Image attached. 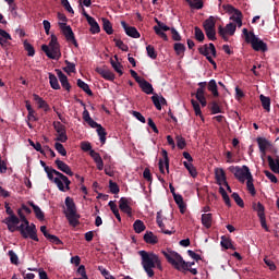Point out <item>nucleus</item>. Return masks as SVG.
Masks as SVG:
<instances>
[{
  "instance_id": "9d476101",
  "label": "nucleus",
  "mask_w": 279,
  "mask_h": 279,
  "mask_svg": "<svg viewBox=\"0 0 279 279\" xmlns=\"http://www.w3.org/2000/svg\"><path fill=\"white\" fill-rule=\"evenodd\" d=\"M4 208L7 209V215L9 217H7V219L2 220V223L7 225L8 231L13 233L14 226L20 225V218H17V216H15L14 210H12V208H10V206H8V204L4 206Z\"/></svg>"
},
{
  "instance_id": "c03bdc74",
  "label": "nucleus",
  "mask_w": 279,
  "mask_h": 279,
  "mask_svg": "<svg viewBox=\"0 0 279 279\" xmlns=\"http://www.w3.org/2000/svg\"><path fill=\"white\" fill-rule=\"evenodd\" d=\"M194 38H196V40L199 43H204V40H205L204 31H202V28H199L197 26L194 27Z\"/></svg>"
},
{
  "instance_id": "a211bd4d",
  "label": "nucleus",
  "mask_w": 279,
  "mask_h": 279,
  "mask_svg": "<svg viewBox=\"0 0 279 279\" xmlns=\"http://www.w3.org/2000/svg\"><path fill=\"white\" fill-rule=\"evenodd\" d=\"M121 27L125 31L126 36L133 38V39H138L141 38V33L133 27V26H128L126 22H121Z\"/></svg>"
},
{
  "instance_id": "412c9836",
  "label": "nucleus",
  "mask_w": 279,
  "mask_h": 279,
  "mask_svg": "<svg viewBox=\"0 0 279 279\" xmlns=\"http://www.w3.org/2000/svg\"><path fill=\"white\" fill-rule=\"evenodd\" d=\"M57 81H60V84L62 85V88L65 90V92H70L71 90V85H70V82L68 81V76H65L64 73H62V71L60 70H57Z\"/></svg>"
},
{
  "instance_id": "a18cd8bd",
  "label": "nucleus",
  "mask_w": 279,
  "mask_h": 279,
  "mask_svg": "<svg viewBox=\"0 0 279 279\" xmlns=\"http://www.w3.org/2000/svg\"><path fill=\"white\" fill-rule=\"evenodd\" d=\"M209 110L211 114L222 113L220 105H218L217 101H213L209 104Z\"/></svg>"
},
{
  "instance_id": "1a4fd4ad",
  "label": "nucleus",
  "mask_w": 279,
  "mask_h": 279,
  "mask_svg": "<svg viewBox=\"0 0 279 279\" xmlns=\"http://www.w3.org/2000/svg\"><path fill=\"white\" fill-rule=\"evenodd\" d=\"M81 148L83 149V151H89V157H92V159H94V162H96L97 170L101 171L104 168L102 158L99 153H96V150H92L90 143L83 142V144H81Z\"/></svg>"
},
{
  "instance_id": "a19ab883",
  "label": "nucleus",
  "mask_w": 279,
  "mask_h": 279,
  "mask_svg": "<svg viewBox=\"0 0 279 279\" xmlns=\"http://www.w3.org/2000/svg\"><path fill=\"white\" fill-rule=\"evenodd\" d=\"M49 84H50V88L54 90H60V84H58V78L52 73H49Z\"/></svg>"
},
{
  "instance_id": "4468645a",
  "label": "nucleus",
  "mask_w": 279,
  "mask_h": 279,
  "mask_svg": "<svg viewBox=\"0 0 279 279\" xmlns=\"http://www.w3.org/2000/svg\"><path fill=\"white\" fill-rule=\"evenodd\" d=\"M235 31L236 25H234V23H228L226 27L218 26V35H220L221 39L226 43L229 40L228 35L233 36Z\"/></svg>"
},
{
  "instance_id": "f257e3e1",
  "label": "nucleus",
  "mask_w": 279,
  "mask_h": 279,
  "mask_svg": "<svg viewBox=\"0 0 279 279\" xmlns=\"http://www.w3.org/2000/svg\"><path fill=\"white\" fill-rule=\"evenodd\" d=\"M140 257L142 258V268L146 271L149 279L155 277L154 269L162 271V264L160 262L159 255L154 252L140 251Z\"/></svg>"
},
{
  "instance_id": "c9c22d12",
  "label": "nucleus",
  "mask_w": 279,
  "mask_h": 279,
  "mask_svg": "<svg viewBox=\"0 0 279 279\" xmlns=\"http://www.w3.org/2000/svg\"><path fill=\"white\" fill-rule=\"evenodd\" d=\"M253 210H255V213H257V217L259 218H266L265 216V206H263V204L260 203H253Z\"/></svg>"
},
{
  "instance_id": "338daca9",
  "label": "nucleus",
  "mask_w": 279,
  "mask_h": 279,
  "mask_svg": "<svg viewBox=\"0 0 279 279\" xmlns=\"http://www.w3.org/2000/svg\"><path fill=\"white\" fill-rule=\"evenodd\" d=\"M246 189L250 194L254 197L256 194L255 187H254V180H247L246 181Z\"/></svg>"
},
{
  "instance_id": "6e6d98bb",
  "label": "nucleus",
  "mask_w": 279,
  "mask_h": 279,
  "mask_svg": "<svg viewBox=\"0 0 279 279\" xmlns=\"http://www.w3.org/2000/svg\"><path fill=\"white\" fill-rule=\"evenodd\" d=\"M97 270L99 272H101V276L105 279H116L114 276L110 275V272L106 268H104L102 266L97 267Z\"/></svg>"
},
{
  "instance_id": "680f3d73",
  "label": "nucleus",
  "mask_w": 279,
  "mask_h": 279,
  "mask_svg": "<svg viewBox=\"0 0 279 279\" xmlns=\"http://www.w3.org/2000/svg\"><path fill=\"white\" fill-rule=\"evenodd\" d=\"M231 198H233L234 203H236V205H239L240 208H244V201H242L239 193H233L231 195Z\"/></svg>"
},
{
  "instance_id": "473e14b6",
  "label": "nucleus",
  "mask_w": 279,
  "mask_h": 279,
  "mask_svg": "<svg viewBox=\"0 0 279 279\" xmlns=\"http://www.w3.org/2000/svg\"><path fill=\"white\" fill-rule=\"evenodd\" d=\"M101 22H102V31H105L107 35H112L114 33V29H112V24L110 23V21L106 17H102Z\"/></svg>"
},
{
  "instance_id": "b1692460",
  "label": "nucleus",
  "mask_w": 279,
  "mask_h": 279,
  "mask_svg": "<svg viewBox=\"0 0 279 279\" xmlns=\"http://www.w3.org/2000/svg\"><path fill=\"white\" fill-rule=\"evenodd\" d=\"M266 160L268 161V167L271 172L279 174V158L274 159L272 156H267Z\"/></svg>"
},
{
  "instance_id": "0e129e2a",
  "label": "nucleus",
  "mask_w": 279,
  "mask_h": 279,
  "mask_svg": "<svg viewBox=\"0 0 279 279\" xmlns=\"http://www.w3.org/2000/svg\"><path fill=\"white\" fill-rule=\"evenodd\" d=\"M177 141V148L183 150L186 147V142L184 141L183 136L178 135L175 137Z\"/></svg>"
},
{
  "instance_id": "3c124183",
  "label": "nucleus",
  "mask_w": 279,
  "mask_h": 279,
  "mask_svg": "<svg viewBox=\"0 0 279 279\" xmlns=\"http://www.w3.org/2000/svg\"><path fill=\"white\" fill-rule=\"evenodd\" d=\"M23 47L25 48V51L27 52L28 57H34V46L32 44H28L27 40L23 41Z\"/></svg>"
},
{
  "instance_id": "cd10ccee",
  "label": "nucleus",
  "mask_w": 279,
  "mask_h": 279,
  "mask_svg": "<svg viewBox=\"0 0 279 279\" xmlns=\"http://www.w3.org/2000/svg\"><path fill=\"white\" fill-rule=\"evenodd\" d=\"M257 145L259 146L260 154L266 155L267 148L270 146V142L265 137H257Z\"/></svg>"
},
{
  "instance_id": "4be33fe9",
  "label": "nucleus",
  "mask_w": 279,
  "mask_h": 279,
  "mask_svg": "<svg viewBox=\"0 0 279 279\" xmlns=\"http://www.w3.org/2000/svg\"><path fill=\"white\" fill-rule=\"evenodd\" d=\"M54 165H57V169L60 170V172L65 173V175L73 177V172L71 171L70 166L64 161L57 159L54 160Z\"/></svg>"
},
{
  "instance_id": "13d9d810",
  "label": "nucleus",
  "mask_w": 279,
  "mask_h": 279,
  "mask_svg": "<svg viewBox=\"0 0 279 279\" xmlns=\"http://www.w3.org/2000/svg\"><path fill=\"white\" fill-rule=\"evenodd\" d=\"M8 256H10V263H12V265H19L20 258L14 251H8Z\"/></svg>"
},
{
  "instance_id": "4d7b16f0",
  "label": "nucleus",
  "mask_w": 279,
  "mask_h": 279,
  "mask_svg": "<svg viewBox=\"0 0 279 279\" xmlns=\"http://www.w3.org/2000/svg\"><path fill=\"white\" fill-rule=\"evenodd\" d=\"M173 50L175 51L177 56H182L186 48L184 47L183 44H174L173 45Z\"/></svg>"
},
{
  "instance_id": "09e8293b",
  "label": "nucleus",
  "mask_w": 279,
  "mask_h": 279,
  "mask_svg": "<svg viewBox=\"0 0 279 279\" xmlns=\"http://www.w3.org/2000/svg\"><path fill=\"white\" fill-rule=\"evenodd\" d=\"M52 128H54V131L57 132V134H65L64 124L56 121V122H52Z\"/></svg>"
},
{
  "instance_id": "20e7f679",
  "label": "nucleus",
  "mask_w": 279,
  "mask_h": 279,
  "mask_svg": "<svg viewBox=\"0 0 279 279\" xmlns=\"http://www.w3.org/2000/svg\"><path fill=\"white\" fill-rule=\"evenodd\" d=\"M242 34L244 35V38L246 40V44L252 45L253 51L257 52H267L268 46L265 41L260 40L259 37H257L253 31H247L246 28L242 29Z\"/></svg>"
},
{
  "instance_id": "e433bc0d",
  "label": "nucleus",
  "mask_w": 279,
  "mask_h": 279,
  "mask_svg": "<svg viewBox=\"0 0 279 279\" xmlns=\"http://www.w3.org/2000/svg\"><path fill=\"white\" fill-rule=\"evenodd\" d=\"M133 229L136 234H141L142 232L146 231V225L142 220H136L133 223Z\"/></svg>"
},
{
  "instance_id": "c85d7f7f",
  "label": "nucleus",
  "mask_w": 279,
  "mask_h": 279,
  "mask_svg": "<svg viewBox=\"0 0 279 279\" xmlns=\"http://www.w3.org/2000/svg\"><path fill=\"white\" fill-rule=\"evenodd\" d=\"M49 173L50 174H53V175H57V178H59L60 180L63 181V184L66 185V186H70L71 185V181L68 177H65L63 173L61 172H58L57 170L52 169L51 167H49Z\"/></svg>"
},
{
  "instance_id": "f03ea898",
  "label": "nucleus",
  "mask_w": 279,
  "mask_h": 279,
  "mask_svg": "<svg viewBox=\"0 0 279 279\" xmlns=\"http://www.w3.org/2000/svg\"><path fill=\"white\" fill-rule=\"evenodd\" d=\"M163 258L170 264L177 271L189 270L195 265L194 262H184L183 257L175 251L167 248L162 251Z\"/></svg>"
},
{
  "instance_id": "603ef678",
  "label": "nucleus",
  "mask_w": 279,
  "mask_h": 279,
  "mask_svg": "<svg viewBox=\"0 0 279 279\" xmlns=\"http://www.w3.org/2000/svg\"><path fill=\"white\" fill-rule=\"evenodd\" d=\"M157 225H158V228H160V230L162 231L163 234H166V235L173 234V232L168 231V230L165 229V223L162 222V219L160 218L159 215H157Z\"/></svg>"
},
{
  "instance_id": "8fccbe9b",
  "label": "nucleus",
  "mask_w": 279,
  "mask_h": 279,
  "mask_svg": "<svg viewBox=\"0 0 279 279\" xmlns=\"http://www.w3.org/2000/svg\"><path fill=\"white\" fill-rule=\"evenodd\" d=\"M33 99L36 104H38V108H46L49 107V105L46 102V100H44L43 98H40L38 96V94H33Z\"/></svg>"
},
{
  "instance_id": "2eb2a0df",
  "label": "nucleus",
  "mask_w": 279,
  "mask_h": 279,
  "mask_svg": "<svg viewBox=\"0 0 279 279\" xmlns=\"http://www.w3.org/2000/svg\"><path fill=\"white\" fill-rule=\"evenodd\" d=\"M162 158L158 160V170L160 173L165 174V168L166 172L170 173V159L168 158V151L165 149L161 150Z\"/></svg>"
},
{
  "instance_id": "7c9ffc66",
  "label": "nucleus",
  "mask_w": 279,
  "mask_h": 279,
  "mask_svg": "<svg viewBox=\"0 0 279 279\" xmlns=\"http://www.w3.org/2000/svg\"><path fill=\"white\" fill-rule=\"evenodd\" d=\"M144 241L149 245H156L159 243V239L154 234V232H146V234H144Z\"/></svg>"
},
{
  "instance_id": "5701e85b",
  "label": "nucleus",
  "mask_w": 279,
  "mask_h": 279,
  "mask_svg": "<svg viewBox=\"0 0 279 279\" xmlns=\"http://www.w3.org/2000/svg\"><path fill=\"white\" fill-rule=\"evenodd\" d=\"M96 72L107 81H110V82L114 81V73H112V71L110 70H107L106 68H97Z\"/></svg>"
},
{
  "instance_id": "ea45409f",
  "label": "nucleus",
  "mask_w": 279,
  "mask_h": 279,
  "mask_svg": "<svg viewBox=\"0 0 279 279\" xmlns=\"http://www.w3.org/2000/svg\"><path fill=\"white\" fill-rule=\"evenodd\" d=\"M183 166L184 168H186V170H189L190 177L192 178L197 177V170H196V167H194V165H192L191 162L184 161Z\"/></svg>"
},
{
  "instance_id": "49530a36",
  "label": "nucleus",
  "mask_w": 279,
  "mask_h": 279,
  "mask_svg": "<svg viewBox=\"0 0 279 279\" xmlns=\"http://www.w3.org/2000/svg\"><path fill=\"white\" fill-rule=\"evenodd\" d=\"M108 189L110 190V193L113 195H118L120 193V186L112 180L108 182Z\"/></svg>"
},
{
  "instance_id": "393cba45",
  "label": "nucleus",
  "mask_w": 279,
  "mask_h": 279,
  "mask_svg": "<svg viewBox=\"0 0 279 279\" xmlns=\"http://www.w3.org/2000/svg\"><path fill=\"white\" fill-rule=\"evenodd\" d=\"M136 83H138L140 89H142V92L146 93V95H154V86L151 84H149V82L137 81Z\"/></svg>"
},
{
  "instance_id": "7ed1b4c3",
  "label": "nucleus",
  "mask_w": 279,
  "mask_h": 279,
  "mask_svg": "<svg viewBox=\"0 0 279 279\" xmlns=\"http://www.w3.org/2000/svg\"><path fill=\"white\" fill-rule=\"evenodd\" d=\"M65 215V218L68 219V222L71 227L77 228L80 225L81 215L77 214V206L75 205V202L70 196L65 197V211H63Z\"/></svg>"
},
{
  "instance_id": "4c0bfd02",
  "label": "nucleus",
  "mask_w": 279,
  "mask_h": 279,
  "mask_svg": "<svg viewBox=\"0 0 279 279\" xmlns=\"http://www.w3.org/2000/svg\"><path fill=\"white\" fill-rule=\"evenodd\" d=\"M259 100H260V105L263 106V109H265L266 112H270V98L260 94Z\"/></svg>"
},
{
  "instance_id": "bf43d9fd",
  "label": "nucleus",
  "mask_w": 279,
  "mask_h": 279,
  "mask_svg": "<svg viewBox=\"0 0 279 279\" xmlns=\"http://www.w3.org/2000/svg\"><path fill=\"white\" fill-rule=\"evenodd\" d=\"M28 144L33 146L34 150L38 151L39 154H45V150H43L41 144H39V142L34 143L33 140H28Z\"/></svg>"
},
{
  "instance_id": "864d4df0",
  "label": "nucleus",
  "mask_w": 279,
  "mask_h": 279,
  "mask_svg": "<svg viewBox=\"0 0 279 279\" xmlns=\"http://www.w3.org/2000/svg\"><path fill=\"white\" fill-rule=\"evenodd\" d=\"M47 241L54 245H63L62 241L57 235H44Z\"/></svg>"
},
{
  "instance_id": "774afa93",
  "label": "nucleus",
  "mask_w": 279,
  "mask_h": 279,
  "mask_svg": "<svg viewBox=\"0 0 279 279\" xmlns=\"http://www.w3.org/2000/svg\"><path fill=\"white\" fill-rule=\"evenodd\" d=\"M76 274H78V276L82 277L78 279H88V276L86 275V269L84 268V265L78 266V268L76 269Z\"/></svg>"
},
{
  "instance_id": "f8f14e48",
  "label": "nucleus",
  "mask_w": 279,
  "mask_h": 279,
  "mask_svg": "<svg viewBox=\"0 0 279 279\" xmlns=\"http://www.w3.org/2000/svg\"><path fill=\"white\" fill-rule=\"evenodd\" d=\"M60 29H62L63 37L68 43L73 45L75 48H78L77 39H75V34L71 29V26L66 25L65 23H58Z\"/></svg>"
},
{
  "instance_id": "052dcab7",
  "label": "nucleus",
  "mask_w": 279,
  "mask_h": 279,
  "mask_svg": "<svg viewBox=\"0 0 279 279\" xmlns=\"http://www.w3.org/2000/svg\"><path fill=\"white\" fill-rule=\"evenodd\" d=\"M147 57L151 58L153 60L157 59V52L155 51L154 46L148 45L146 46Z\"/></svg>"
},
{
  "instance_id": "5fc2aeb1",
  "label": "nucleus",
  "mask_w": 279,
  "mask_h": 279,
  "mask_svg": "<svg viewBox=\"0 0 279 279\" xmlns=\"http://www.w3.org/2000/svg\"><path fill=\"white\" fill-rule=\"evenodd\" d=\"M110 65H112L113 71H116V73L123 75V71L121 69H123V66L121 65V63L116 62L114 60H110Z\"/></svg>"
},
{
  "instance_id": "6ab92c4d",
  "label": "nucleus",
  "mask_w": 279,
  "mask_h": 279,
  "mask_svg": "<svg viewBox=\"0 0 279 279\" xmlns=\"http://www.w3.org/2000/svg\"><path fill=\"white\" fill-rule=\"evenodd\" d=\"M120 210L123 214H126V217H133V208L129 205V199L125 197L120 198Z\"/></svg>"
},
{
  "instance_id": "de8ad7c7",
  "label": "nucleus",
  "mask_w": 279,
  "mask_h": 279,
  "mask_svg": "<svg viewBox=\"0 0 279 279\" xmlns=\"http://www.w3.org/2000/svg\"><path fill=\"white\" fill-rule=\"evenodd\" d=\"M75 63H72L68 60H65V68H63V72L68 73L70 75L71 73H75Z\"/></svg>"
},
{
  "instance_id": "e2e57ef3",
  "label": "nucleus",
  "mask_w": 279,
  "mask_h": 279,
  "mask_svg": "<svg viewBox=\"0 0 279 279\" xmlns=\"http://www.w3.org/2000/svg\"><path fill=\"white\" fill-rule=\"evenodd\" d=\"M54 149L61 156H66L68 155V151H65L64 145L60 144L59 142L54 143Z\"/></svg>"
},
{
  "instance_id": "72a5a7b5",
  "label": "nucleus",
  "mask_w": 279,
  "mask_h": 279,
  "mask_svg": "<svg viewBox=\"0 0 279 279\" xmlns=\"http://www.w3.org/2000/svg\"><path fill=\"white\" fill-rule=\"evenodd\" d=\"M220 246L226 250L234 251L233 241H231V239L227 238L226 235L221 236Z\"/></svg>"
},
{
  "instance_id": "a878e982",
  "label": "nucleus",
  "mask_w": 279,
  "mask_h": 279,
  "mask_svg": "<svg viewBox=\"0 0 279 279\" xmlns=\"http://www.w3.org/2000/svg\"><path fill=\"white\" fill-rule=\"evenodd\" d=\"M172 196H173V201L177 204V207H179V211L181 214H184V211L186 210V205L184 204L183 196L177 193H173Z\"/></svg>"
},
{
  "instance_id": "dca6fc26",
  "label": "nucleus",
  "mask_w": 279,
  "mask_h": 279,
  "mask_svg": "<svg viewBox=\"0 0 279 279\" xmlns=\"http://www.w3.org/2000/svg\"><path fill=\"white\" fill-rule=\"evenodd\" d=\"M37 230H36V225H31V226H27L26 229H25V234H21V236H23V239H31L33 241H36V242H39V238L37 235Z\"/></svg>"
},
{
  "instance_id": "bb28decb",
  "label": "nucleus",
  "mask_w": 279,
  "mask_h": 279,
  "mask_svg": "<svg viewBox=\"0 0 279 279\" xmlns=\"http://www.w3.org/2000/svg\"><path fill=\"white\" fill-rule=\"evenodd\" d=\"M28 206H31L33 208V211H34V215L36 216V219H38L39 221H44L46 219V215L39 208V206L34 204L33 202H28Z\"/></svg>"
},
{
  "instance_id": "58836bf2",
  "label": "nucleus",
  "mask_w": 279,
  "mask_h": 279,
  "mask_svg": "<svg viewBox=\"0 0 279 279\" xmlns=\"http://www.w3.org/2000/svg\"><path fill=\"white\" fill-rule=\"evenodd\" d=\"M207 89L213 94V96L215 98H218V96H219L218 86L216 85V81L215 80H210L209 81Z\"/></svg>"
},
{
  "instance_id": "69168bd1",
  "label": "nucleus",
  "mask_w": 279,
  "mask_h": 279,
  "mask_svg": "<svg viewBox=\"0 0 279 279\" xmlns=\"http://www.w3.org/2000/svg\"><path fill=\"white\" fill-rule=\"evenodd\" d=\"M113 43L116 44V47L120 48L121 51H129L128 45L121 41L120 39H113Z\"/></svg>"
},
{
  "instance_id": "423d86ee",
  "label": "nucleus",
  "mask_w": 279,
  "mask_h": 279,
  "mask_svg": "<svg viewBox=\"0 0 279 279\" xmlns=\"http://www.w3.org/2000/svg\"><path fill=\"white\" fill-rule=\"evenodd\" d=\"M83 120L89 125V128L97 129L96 132L99 136V141H101V144H105L107 141V131H105L101 124H98L96 121H94V119L90 118V112H88L87 109H84L83 111Z\"/></svg>"
},
{
  "instance_id": "79ce46f5",
  "label": "nucleus",
  "mask_w": 279,
  "mask_h": 279,
  "mask_svg": "<svg viewBox=\"0 0 279 279\" xmlns=\"http://www.w3.org/2000/svg\"><path fill=\"white\" fill-rule=\"evenodd\" d=\"M155 22L157 23V26H153V31L156 32L157 28L159 32H171V28L167 26L165 23L160 22L157 19H155Z\"/></svg>"
},
{
  "instance_id": "f704fd0d",
  "label": "nucleus",
  "mask_w": 279,
  "mask_h": 279,
  "mask_svg": "<svg viewBox=\"0 0 279 279\" xmlns=\"http://www.w3.org/2000/svg\"><path fill=\"white\" fill-rule=\"evenodd\" d=\"M223 9L226 10L227 13L229 14H233L234 17H241L242 12L239 9H235L233 5L231 4H227L226 7H223Z\"/></svg>"
},
{
  "instance_id": "aec40b11",
  "label": "nucleus",
  "mask_w": 279,
  "mask_h": 279,
  "mask_svg": "<svg viewBox=\"0 0 279 279\" xmlns=\"http://www.w3.org/2000/svg\"><path fill=\"white\" fill-rule=\"evenodd\" d=\"M86 22H88V25H89V33L99 34L101 32L99 24L97 23L96 19H94L93 16L86 15Z\"/></svg>"
},
{
  "instance_id": "c756f323",
  "label": "nucleus",
  "mask_w": 279,
  "mask_h": 279,
  "mask_svg": "<svg viewBox=\"0 0 279 279\" xmlns=\"http://www.w3.org/2000/svg\"><path fill=\"white\" fill-rule=\"evenodd\" d=\"M76 87L83 89V92L86 93V95L88 96L94 95V93H92L90 86H88V84L81 78L76 80Z\"/></svg>"
},
{
  "instance_id": "9b49d317",
  "label": "nucleus",
  "mask_w": 279,
  "mask_h": 279,
  "mask_svg": "<svg viewBox=\"0 0 279 279\" xmlns=\"http://www.w3.org/2000/svg\"><path fill=\"white\" fill-rule=\"evenodd\" d=\"M216 20L214 16H210L209 19L205 20L203 22V29H205V35H207V38H209L210 41L216 40Z\"/></svg>"
},
{
  "instance_id": "37998d69",
  "label": "nucleus",
  "mask_w": 279,
  "mask_h": 279,
  "mask_svg": "<svg viewBox=\"0 0 279 279\" xmlns=\"http://www.w3.org/2000/svg\"><path fill=\"white\" fill-rule=\"evenodd\" d=\"M186 3H189L190 8L194 10H202L204 8V1L197 0V2H194L192 0H184Z\"/></svg>"
},
{
  "instance_id": "6e6552de",
  "label": "nucleus",
  "mask_w": 279,
  "mask_h": 279,
  "mask_svg": "<svg viewBox=\"0 0 279 279\" xmlns=\"http://www.w3.org/2000/svg\"><path fill=\"white\" fill-rule=\"evenodd\" d=\"M197 51L199 52V54L205 57L207 59V61H209L210 65L215 66V69H216V62H215V60H213V58H216L215 44L199 46ZM209 54H213V57H210Z\"/></svg>"
},
{
  "instance_id": "f3484780",
  "label": "nucleus",
  "mask_w": 279,
  "mask_h": 279,
  "mask_svg": "<svg viewBox=\"0 0 279 279\" xmlns=\"http://www.w3.org/2000/svg\"><path fill=\"white\" fill-rule=\"evenodd\" d=\"M215 179H216V184L219 186H228V181L226 177V172L221 168H216L215 169Z\"/></svg>"
},
{
  "instance_id": "2f4dec72",
  "label": "nucleus",
  "mask_w": 279,
  "mask_h": 279,
  "mask_svg": "<svg viewBox=\"0 0 279 279\" xmlns=\"http://www.w3.org/2000/svg\"><path fill=\"white\" fill-rule=\"evenodd\" d=\"M202 225L206 229H210L213 226V214H203L202 215Z\"/></svg>"
},
{
  "instance_id": "0eeeda50",
  "label": "nucleus",
  "mask_w": 279,
  "mask_h": 279,
  "mask_svg": "<svg viewBox=\"0 0 279 279\" xmlns=\"http://www.w3.org/2000/svg\"><path fill=\"white\" fill-rule=\"evenodd\" d=\"M228 170L229 172L233 173L234 178L239 180L240 183H244L245 181H254V177H252L247 166H231Z\"/></svg>"
},
{
  "instance_id": "ddd939ff",
  "label": "nucleus",
  "mask_w": 279,
  "mask_h": 279,
  "mask_svg": "<svg viewBox=\"0 0 279 279\" xmlns=\"http://www.w3.org/2000/svg\"><path fill=\"white\" fill-rule=\"evenodd\" d=\"M45 173H47V179H49L50 182L57 184L58 191L60 192H68L70 191V185H65L62 179L60 178H54L51 172H49V167H45Z\"/></svg>"
},
{
  "instance_id": "39448f33",
  "label": "nucleus",
  "mask_w": 279,
  "mask_h": 279,
  "mask_svg": "<svg viewBox=\"0 0 279 279\" xmlns=\"http://www.w3.org/2000/svg\"><path fill=\"white\" fill-rule=\"evenodd\" d=\"M41 51L51 60H58L62 56L60 52V45L58 44L57 36H50L49 45H41Z\"/></svg>"
}]
</instances>
